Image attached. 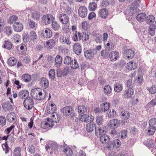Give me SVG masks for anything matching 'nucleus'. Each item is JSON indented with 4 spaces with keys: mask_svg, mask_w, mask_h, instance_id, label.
Listing matches in <instances>:
<instances>
[{
    "mask_svg": "<svg viewBox=\"0 0 156 156\" xmlns=\"http://www.w3.org/2000/svg\"><path fill=\"white\" fill-rule=\"evenodd\" d=\"M149 124L150 125L154 126L156 124V118H152L149 122Z\"/></svg>",
    "mask_w": 156,
    "mask_h": 156,
    "instance_id": "0e129e2a",
    "label": "nucleus"
},
{
    "mask_svg": "<svg viewBox=\"0 0 156 156\" xmlns=\"http://www.w3.org/2000/svg\"><path fill=\"white\" fill-rule=\"evenodd\" d=\"M130 114L129 112L125 111H122L121 112V117L122 119H127L129 118Z\"/></svg>",
    "mask_w": 156,
    "mask_h": 156,
    "instance_id": "2f4dec72",
    "label": "nucleus"
},
{
    "mask_svg": "<svg viewBox=\"0 0 156 156\" xmlns=\"http://www.w3.org/2000/svg\"><path fill=\"white\" fill-rule=\"evenodd\" d=\"M147 90L151 94H154L156 93V86L152 85L151 87H147Z\"/></svg>",
    "mask_w": 156,
    "mask_h": 156,
    "instance_id": "7c9ffc66",
    "label": "nucleus"
},
{
    "mask_svg": "<svg viewBox=\"0 0 156 156\" xmlns=\"http://www.w3.org/2000/svg\"><path fill=\"white\" fill-rule=\"evenodd\" d=\"M78 110L79 113L82 114H86L87 113L88 109L87 107L84 105H80L78 107Z\"/></svg>",
    "mask_w": 156,
    "mask_h": 156,
    "instance_id": "a211bd4d",
    "label": "nucleus"
},
{
    "mask_svg": "<svg viewBox=\"0 0 156 156\" xmlns=\"http://www.w3.org/2000/svg\"><path fill=\"white\" fill-rule=\"evenodd\" d=\"M12 28L11 26H7L5 27L6 34L8 36L10 35L12 33Z\"/></svg>",
    "mask_w": 156,
    "mask_h": 156,
    "instance_id": "5fc2aeb1",
    "label": "nucleus"
},
{
    "mask_svg": "<svg viewBox=\"0 0 156 156\" xmlns=\"http://www.w3.org/2000/svg\"><path fill=\"white\" fill-rule=\"evenodd\" d=\"M29 93L27 90H22L20 91L18 94V96L20 98H23L29 96Z\"/></svg>",
    "mask_w": 156,
    "mask_h": 156,
    "instance_id": "412c9836",
    "label": "nucleus"
},
{
    "mask_svg": "<svg viewBox=\"0 0 156 156\" xmlns=\"http://www.w3.org/2000/svg\"><path fill=\"white\" fill-rule=\"evenodd\" d=\"M82 28L84 30H87L90 27V25L88 22L83 21L81 24Z\"/></svg>",
    "mask_w": 156,
    "mask_h": 156,
    "instance_id": "09e8293b",
    "label": "nucleus"
},
{
    "mask_svg": "<svg viewBox=\"0 0 156 156\" xmlns=\"http://www.w3.org/2000/svg\"><path fill=\"white\" fill-rule=\"evenodd\" d=\"M78 37L80 40L83 39V35L80 32H77L76 31L72 37V39L74 41H78Z\"/></svg>",
    "mask_w": 156,
    "mask_h": 156,
    "instance_id": "2eb2a0df",
    "label": "nucleus"
},
{
    "mask_svg": "<svg viewBox=\"0 0 156 156\" xmlns=\"http://www.w3.org/2000/svg\"><path fill=\"white\" fill-rule=\"evenodd\" d=\"M62 72V75L63 76H66L69 73V67L67 66H66L64 67L63 69Z\"/></svg>",
    "mask_w": 156,
    "mask_h": 156,
    "instance_id": "052dcab7",
    "label": "nucleus"
},
{
    "mask_svg": "<svg viewBox=\"0 0 156 156\" xmlns=\"http://www.w3.org/2000/svg\"><path fill=\"white\" fill-rule=\"evenodd\" d=\"M55 45V41L53 39H50L47 41L46 46L47 49H52Z\"/></svg>",
    "mask_w": 156,
    "mask_h": 156,
    "instance_id": "6ab92c4d",
    "label": "nucleus"
},
{
    "mask_svg": "<svg viewBox=\"0 0 156 156\" xmlns=\"http://www.w3.org/2000/svg\"><path fill=\"white\" fill-rule=\"evenodd\" d=\"M69 64H70L71 67L73 69H76L79 66V65L77 61L75 59H73Z\"/></svg>",
    "mask_w": 156,
    "mask_h": 156,
    "instance_id": "b1692460",
    "label": "nucleus"
},
{
    "mask_svg": "<svg viewBox=\"0 0 156 156\" xmlns=\"http://www.w3.org/2000/svg\"><path fill=\"white\" fill-rule=\"evenodd\" d=\"M109 57L112 60L115 61L119 57V53L116 51H112L109 54Z\"/></svg>",
    "mask_w": 156,
    "mask_h": 156,
    "instance_id": "f8f14e48",
    "label": "nucleus"
},
{
    "mask_svg": "<svg viewBox=\"0 0 156 156\" xmlns=\"http://www.w3.org/2000/svg\"><path fill=\"white\" fill-rule=\"evenodd\" d=\"M109 104L108 103H105L102 104L101 106V110L103 111H107L109 108Z\"/></svg>",
    "mask_w": 156,
    "mask_h": 156,
    "instance_id": "79ce46f5",
    "label": "nucleus"
},
{
    "mask_svg": "<svg viewBox=\"0 0 156 156\" xmlns=\"http://www.w3.org/2000/svg\"><path fill=\"white\" fill-rule=\"evenodd\" d=\"M40 84L43 88H47L49 86V82L45 78H41L40 81Z\"/></svg>",
    "mask_w": 156,
    "mask_h": 156,
    "instance_id": "4468645a",
    "label": "nucleus"
},
{
    "mask_svg": "<svg viewBox=\"0 0 156 156\" xmlns=\"http://www.w3.org/2000/svg\"><path fill=\"white\" fill-rule=\"evenodd\" d=\"M54 17L51 14H47L43 16L42 18L43 22L46 25L50 24L54 21Z\"/></svg>",
    "mask_w": 156,
    "mask_h": 156,
    "instance_id": "f03ea898",
    "label": "nucleus"
},
{
    "mask_svg": "<svg viewBox=\"0 0 156 156\" xmlns=\"http://www.w3.org/2000/svg\"><path fill=\"white\" fill-rule=\"evenodd\" d=\"M17 61L13 57L10 58L8 60V63L9 65L10 66H14L16 65Z\"/></svg>",
    "mask_w": 156,
    "mask_h": 156,
    "instance_id": "f704fd0d",
    "label": "nucleus"
},
{
    "mask_svg": "<svg viewBox=\"0 0 156 156\" xmlns=\"http://www.w3.org/2000/svg\"><path fill=\"white\" fill-rule=\"evenodd\" d=\"M60 40L61 42L63 43L69 44H70V41L68 38H66L64 36H62L60 37Z\"/></svg>",
    "mask_w": 156,
    "mask_h": 156,
    "instance_id": "a19ab883",
    "label": "nucleus"
},
{
    "mask_svg": "<svg viewBox=\"0 0 156 156\" xmlns=\"http://www.w3.org/2000/svg\"><path fill=\"white\" fill-rule=\"evenodd\" d=\"M143 79L142 76L141 75H139L138 76L137 79L134 80V82H136V83L138 85H141L142 83Z\"/></svg>",
    "mask_w": 156,
    "mask_h": 156,
    "instance_id": "8fccbe9b",
    "label": "nucleus"
},
{
    "mask_svg": "<svg viewBox=\"0 0 156 156\" xmlns=\"http://www.w3.org/2000/svg\"><path fill=\"white\" fill-rule=\"evenodd\" d=\"M18 19V17L15 15L11 16L9 19L8 23L10 24H12L16 21Z\"/></svg>",
    "mask_w": 156,
    "mask_h": 156,
    "instance_id": "49530a36",
    "label": "nucleus"
},
{
    "mask_svg": "<svg viewBox=\"0 0 156 156\" xmlns=\"http://www.w3.org/2000/svg\"><path fill=\"white\" fill-rule=\"evenodd\" d=\"M29 36L31 40L34 41L37 38V34L34 31H31L30 32Z\"/></svg>",
    "mask_w": 156,
    "mask_h": 156,
    "instance_id": "37998d69",
    "label": "nucleus"
},
{
    "mask_svg": "<svg viewBox=\"0 0 156 156\" xmlns=\"http://www.w3.org/2000/svg\"><path fill=\"white\" fill-rule=\"evenodd\" d=\"M134 91L133 89L131 87L127 88L125 91L124 97L126 99L130 98L133 95Z\"/></svg>",
    "mask_w": 156,
    "mask_h": 156,
    "instance_id": "6e6552de",
    "label": "nucleus"
},
{
    "mask_svg": "<svg viewBox=\"0 0 156 156\" xmlns=\"http://www.w3.org/2000/svg\"><path fill=\"white\" fill-rule=\"evenodd\" d=\"M37 91L38 92V93L37 95L36 99L42 100H44L46 96L45 94V95H43V93L41 92H39L37 90Z\"/></svg>",
    "mask_w": 156,
    "mask_h": 156,
    "instance_id": "72a5a7b5",
    "label": "nucleus"
},
{
    "mask_svg": "<svg viewBox=\"0 0 156 156\" xmlns=\"http://www.w3.org/2000/svg\"><path fill=\"white\" fill-rule=\"evenodd\" d=\"M29 26L32 29L34 28L36 26L35 23L33 20H30L29 23Z\"/></svg>",
    "mask_w": 156,
    "mask_h": 156,
    "instance_id": "338daca9",
    "label": "nucleus"
},
{
    "mask_svg": "<svg viewBox=\"0 0 156 156\" xmlns=\"http://www.w3.org/2000/svg\"><path fill=\"white\" fill-rule=\"evenodd\" d=\"M155 127L154 126L149 125L148 129V132L149 135L153 134L155 132Z\"/></svg>",
    "mask_w": 156,
    "mask_h": 156,
    "instance_id": "c03bdc74",
    "label": "nucleus"
},
{
    "mask_svg": "<svg viewBox=\"0 0 156 156\" xmlns=\"http://www.w3.org/2000/svg\"><path fill=\"white\" fill-rule=\"evenodd\" d=\"M113 144L114 145V147L116 148H117L120 146V141L118 139L115 140L113 141Z\"/></svg>",
    "mask_w": 156,
    "mask_h": 156,
    "instance_id": "6e6d98bb",
    "label": "nucleus"
},
{
    "mask_svg": "<svg viewBox=\"0 0 156 156\" xmlns=\"http://www.w3.org/2000/svg\"><path fill=\"white\" fill-rule=\"evenodd\" d=\"M53 126V123L51 122V124L48 123V122H43L41 124V127L44 129H46L49 127H52Z\"/></svg>",
    "mask_w": 156,
    "mask_h": 156,
    "instance_id": "473e14b6",
    "label": "nucleus"
},
{
    "mask_svg": "<svg viewBox=\"0 0 156 156\" xmlns=\"http://www.w3.org/2000/svg\"><path fill=\"white\" fill-rule=\"evenodd\" d=\"M63 152L65 154L66 156H71L73 154L72 149L67 147L63 149Z\"/></svg>",
    "mask_w": 156,
    "mask_h": 156,
    "instance_id": "5701e85b",
    "label": "nucleus"
},
{
    "mask_svg": "<svg viewBox=\"0 0 156 156\" xmlns=\"http://www.w3.org/2000/svg\"><path fill=\"white\" fill-rule=\"evenodd\" d=\"M120 123L119 121L117 119L110 120L108 124V126L111 128H115L118 127Z\"/></svg>",
    "mask_w": 156,
    "mask_h": 156,
    "instance_id": "423d86ee",
    "label": "nucleus"
},
{
    "mask_svg": "<svg viewBox=\"0 0 156 156\" xmlns=\"http://www.w3.org/2000/svg\"><path fill=\"white\" fill-rule=\"evenodd\" d=\"M49 78L51 79H54L55 76V70L54 69H50L49 71L48 74Z\"/></svg>",
    "mask_w": 156,
    "mask_h": 156,
    "instance_id": "603ef678",
    "label": "nucleus"
},
{
    "mask_svg": "<svg viewBox=\"0 0 156 156\" xmlns=\"http://www.w3.org/2000/svg\"><path fill=\"white\" fill-rule=\"evenodd\" d=\"M94 37L96 42H100L101 41L102 38L100 34H95L94 35Z\"/></svg>",
    "mask_w": 156,
    "mask_h": 156,
    "instance_id": "a18cd8bd",
    "label": "nucleus"
},
{
    "mask_svg": "<svg viewBox=\"0 0 156 156\" xmlns=\"http://www.w3.org/2000/svg\"><path fill=\"white\" fill-rule=\"evenodd\" d=\"M156 29V26L154 24L151 25L148 29V33L150 35L153 36L155 34V30Z\"/></svg>",
    "mask_w": 156,
    "mask_h": 156,
    "instance_id": "a878e982",
    "label": "nucleus"
},
{
    "mask_svg": "<svg viewBox=\"0 0 156 156\" xmlns=\"http://www.w3.org/2000/svg\"><path fill=\"white\" fill-rule=\"evenodd\" d=\"M6 123V120L5 117L3 116H0V125L4 126Z\"/></svg>",
    "mask_w": 156,
    "mask_h": 156,
    "instance_id": "e2e57ef3",
    "label": "nucleus"
},
{
    "mask_svg": "<svg viewBox=\"0 0 156 156\" xmlns=\"http://www.w3.org/2000/svg\"><path fill=\"white\" fill-rule=\"evenodd\" d=\"M22 79L25 82H28L31 80V77L30 75L28 74H25L22 76Z\"/></svg>",
    "mask_w": 156,
    "mask_h": 156,
    "instance_id": "cd10ccee",
    "label": "nucleus"
},
{
    "mask_svg": "<svg viewBox=\"0 0 156 156\" xmlns=\"http://www.w3.org/2000/svg\"><path fill=\"white\" fill-rule=\"evenodd\" d=\"M23 41H24V42H27V41L30 40L29 35H27L25 34H23Z\"/></svg>",
    "mask_w": 156,
    "mask_h": 156,
    "instance_id": "69168bd1",
    "label": "nucleus"
},
{
    "mask_svg": "<svg viewBox=\"0 0 156 156\" xmlns=\"http://www.w3.org/2000/svg\"><path fill=\"white\" fill-rule=\"evenodd\" d=\"M58 19L62 24L66 25V27H69V18L66 14L64 13L60 14L58 16Z\"/></svg>",
    "mask_w": 156,
    "mask_h": 156,
    "instance_id": "f257e3e1",
    "label": "nucleus"
},
{
    "mask_svg": "<svg viewBox=\"0 0 156 156\" xmlns=\"http://www.w3.org/2000/svg\"><path fill=\"white\" fill-rule=\"evenodd\" d=\"M97 8V4L95 2H92L89 4V9L90 11H94Z\"/></svg>",
    "mask_w": 156,
    "mask_h": 156,
    "instance_id": "e433bc0d",
    "label": "nucleus"
},
{
    "mask_svg": "<svg viewBox=\"0 0 156 156\" xmlns=\"http://www.w3.org/2000/svg\"><path fill=\"white\" fill-rule=\"evenodd\" d=\"M124 53L126 55V57H127L128 59L132 58L135 55L134 51L132 49H127Z\"/></svg>",
    "mask_w": 156,
    "mask_h": 156,
    "instance_id": "9b49d317",
    "label": "nucleus"
},
{
    "mask_svg": "<svg viewBox=\"0 0 156 156\" xmlns=\"http://www.w3.org/2000/svg\"><path fill=\"white\" fill-rule=\"evenodd\" d=\"M21 148L19 147H16L14 150L13 156H20Z\"/></svg>",
    "mask_w": 156,
    "mask_h": 156,
    "instance_id": "ea45409f",
    "label": "nucleus"
},
{
    "mask_svg": "<svg viewBox=\"0 0 156 156\" xmlns=\"http://www.w3.org/2000/svg\"><path fill=\"white\" fill-rule=\"evenodd\" d=\"M72 60L70 57L69 56H66L64 60V63L66 65H69L71 62Z\"/></svg>",
    "mask_w": 156,
    "mask_h": 156,
    "instance_id": "4d7b16f0",
    "label": "nucleus"
},
{
    "mask_svg": "<svg viewBox=\"0 0 156 156\" xmlns=\"http://www.w3.org/2000/svg\"><path fill=\"white\" fill-rule=\"evenodd\" d=\"M146 14L144 13H141L137 15L136 16L137 20L139 22H142L144 21L146 18Z\"/></svg>",
    "mask_w": 156,
    "mask_h": 156,
    "instance_id": "4be33fe9",
    "label": "nucleus"
},
{
    "mask_svg": "<svg viewBox=\"0 0 156 156\" xmlns=\"http://www.w3.org/2000/svg\"><path fill=\"white\" fill-rule=\"evenodd\" d=\"M62 59L61 56L57 55L55 59V64L56 66L59 67L62 63Z\"/></svg>",
    "mask_w": 156,
    "mask_h": 156,
    "instance_id": "393cba45",
    "label": "nucleus"
},
{
    "mask_svg": "<svg viewBox=\"0 0 156 156\" xmlns=\"http://www.w3.org/2000/svg\"><path fill=\"white\" fill-rule=\"evenodd\" d=\"M122 85L120 83L114 84V90L115 91L119 92L122 90Z\"/></svg>",
    "mask_w": 156,
    "mask_h": 156,
    "instance_id": "c85d7f7f",
    "label": "nucleus"
},
{
    "mask_svg": "<svg viewBox=\"0 0 156 156\" xmlns=\"http://www.w3.org/2000/svg\"><path fill=\"white\" fill-rule=\"evenodd\" d=\"M86 130L88 132H90L96 129V124L94 123H88L86 126Z\"/></svg>",
    "mask_w": 156,
    "mask_h": 156,
    "instance_id": "ddd939ff",
    "label": "nucleus"
},
{
    "mask_svg": "<svg viewBox=\"0 0 156 156\" xmlns=\"http://www.w3.org/2000/svg\"><path fill=\"white\" fill-rule=\"evenodd\" d=\"M42 34L43 37L46 38H50L52 36L51 31L48 28H44L43 30Z\"/></svg>",
    "mask_w": 156,
    "mask_h": 156,
    "instance_id": "1a4fd4ad",
    "label": "nucleus"
},
{
    "mask_svg": "<svg viewBox=\"0 0 156 156\" xmlns=\"http://www.w3.org/2000/svg\"><path fill=\"white\" fill-rule=\"evenodd\" d=\"M137 65L135 62L132 61L127 64V68L129 70H133L136 68Z\"/></svg>",
    "mask_w": 156,
    "mask_h": 156,
    "instance_id": "f3484780",
    "label": "nucleus"
},
{
    "mask_svg": "<svg viewBox=\"0 0 156 156\" xmlns=\"http://www.w3.org/2000/svg\"><path fill=\"white\" fill-rule=\"evenodd\" d=\"M108 15V10L105 8L101 9L99 12V15L102 18H106Z\"/></svg>",
    "mask_w": 156,
    "mask_h": 156,
    "instance_id": "dca6fc26",
    "label": "nucleus"
},
{
    "mask_svg": "<svg viewBox=\"0 0 156 156\" xmlns=\"http://www.w3.org/2000/svg\"><path fill=\"white\" fill-rule=\"evenodd\" d=\"M7 119L10 122H13L15 120V117L14 115L11 113H9L7 115Z\"/></svg>",
    "mask_w": 156,
    "mask_h": 156,
    "instance_id": "bf43d9fd",
    "label": "nucleus"
},
{
    "mask_svg": "<svg viewBox=\"0 0 156 156\" xmlns=\"http://www.w3.org/2000/svg\"><path fill=\"white\" fill-rule=\"evenodd\" d=\"M51 27L53 29L55 30H58L60 28V25L56 21H53L51 23Z\"/></svg>",
    "mask_w": 156,
    "mask_h": 156,
    "instance_id": "58836bf2",
    "label": "nucleus"
},
{
    "mask_svg": "<svg viewBox=\"0 0 156 156\" xmlns=\"http://www.w3.org/2000/svg\"><path fill=\"white\" fill-rule=\"evenodd\" d=\"M13 27L15 31L20 32L23 29V25L20 22H16L13 25Z\"/></svg>",
    "mask_w": 156,
    "mask_h": 156,
    "instance_id": "9d476101",
    "label": "nucleus"
},
{
    "mask_svg": "<svg viewBox=\"0 0 156 156\" xmlns=\"http://www.w3.org/2000/svg\"><path fill=\"white\" fill-rule=\"evenodd\" d=\"M2 147L3 150L5 151V153H7L9 151L10 148L8 146L7 142H5V143L2 144Z\"/></svg>",
    "mask_w": 156,
    "mask_h": 156,
    "instance_id": "3c124183",
    "label": "nucleus"
},
{
    "mask_svg": "<svg viewBox=\"0 0 156 156\" xmlns=\"http://www.w3.org/2000/svg\"><path fill=\"white\" fill-rule=\"evenodd\" d=\"M109 49L103 50L101 52V55L103 56H108L109 53Z\"/></svg>",
    "mask_w": 156,
    "mask_h": 156,
    "instance_id": "680f3d73",
    "label": "nucleus"
},
{
    "mask_svg": "<svg viewBox=\"0 0 156 156\" xmlns=\"http://www.w3.org/2000/svg\"><path fill=\"white\" fill-rule=\"evenodd\" d=\"M103 117L101 116H98L96 118V122L98 125H100L103 122Z\"/></svg>",
    "mask_w": 156,
    "mask_h": 156,
    "instance_id": "864d4df0",
    "label": "nucleus"
},
{
    "mask_svg": "<svg viewBox=\"0 0 156 156\" xmlns=\"http://www.w3.org/2000/svg\"><path fill=\"white\" fill-rule=\"evenodd\" d=\"M23 105L26 109L28 110L30 109L33 106V101L31 98L27 97L24 100Z\"/></svg>",
    "mask_w": 156,
    "mask_h": 156,
    "instance_id": "7ed1b4c3",
    "label": "nucleus"
},
{
    "mask_svg": "<svg viewBox=\"0 0 156 156\" xmlns=\"http://www.w3.org/2000/svg\"><path fill=\"white\" fill-rule=\"evenodd\" d=\"M94 49H88L84 52V55L87 58H90L94 55Z\"/></svg>",
    "mask_w": 156,
    "mask_h": 156,
    "instance_id": "aec40b11",
    "label": "nucleus"
},
{
    "mask_svg": "<svg viewBox=\"0 0 156 156\" xmlns=\"http://www.w3.org/2000/svg\"><path fill=\"white\" fill-rule=\"evenodd\" d=\"M146 19L147 23L148 24H150L154 22L155 18L153 16L150 15L148 16L147 18L146 17Z\"/></svg>",
    "mask_w": 156,
    "mask_h": 156,
    "instance_id": "c9c22d12",
    "label": "nucleus"
},
{
    "mask_svg": "<svg viewBox=\"0 0 156 156\" xmlns=\"http://www.w3.org/2000/svg\"><path fill=\"white\" fill-rule=\"evenodd\" d=\"M112 88L109 85H106L105 86L104 88V92L106 95L109 94L112 92Z\"/></svg>",
    "mask_w": 156,
    "mask_h": 156,
    "instance_id": "c756f323",
    "label": "nucleus"
},
{
    "mask_svg": "<svg viewBox=\"0 0 156 156\" xmlns=\"http://www.w3.org/2000/svg\"><path fill=\"white\" fill-rule=\"evenodd\" d=\"M28 148L29 149V151L31 153L34 154V153L35 150L34 145L32 144H29Z\"/></svg>",
    "mask_w": 156,
    "mask_h": 156,
    "instance_id": "13d9d810",
    "label": "nucleus"
},
{
    "mask_svg": "<svg viewBox=\"0 0 156 156\" xmlns=\"http://www.w3.org/2000/svg\"><path fill=\"white\" fill-rule=\"evenodd\" d=\"M88 12L87 8L85 6H81L78 9V14L82 18H84L87 16Z\"/></svg>",
    "mask_w": 156,
    "mask_h": 156,
    "instance_id": "39448f33",
    "label": "nucleus"
},
{
    "mask_svg": "<svg viewBox=\"0 0 156 156\" xmlns=\"http://www.w3.org/2000/svg\"><path fill=\"white\" fill-rule=\"evenodd\" d=\"M109 140V138L108 136L105 134L102 135L100 136V141L102 143L108 142Z\"/></svg>",
    "mask_w": 156,
    "mask_h": 156,
    "instance_id": "4c0bfd02",
    "label": "nucleus"
},
{
    "mask_svg": "<svg viewBox=\"0 0 156 156\" xmlns=\"http://www.w3.org/2000/svg\"><path fill=\"white\" fill-rule=\"evenodd\" d=\"M4 48L6 49H12L13 48L12 43L9 41H4V44L3 45Z\"/></svg>",
    "mask_w": 156,
    "mask_h": 156,
    "instance_id": "bb28decb",
    "label": "nucleus"
},
{
    "mask_svg": "<svg viewBox=\"0 0 156 156\" xmlns=\"http://www.w3.org/2000/svg\"><path fill=\"white\" fill-rule=\"evenodd\" d=\"M64 115L66 116H70L73 117L74 115V110L71 106H67L63 108V109Z\"/></svg>",
    "mask_w": 156,
    "mask_h": 156,
    "instance_id": "20e7f679",
    "label": "nucleus"
},
{
    "mask_svg": "<svg viewBox=\"0 0 156 156\" xmlns=\"http://www.w3.org/2000/svg\"><path fill=\"white\" fill-rule=\"evenodd\" d=\"M106 128L104 126L98 127L97 129H95V135L98 136L105 134L106 133Z\"/></svg>",
    "mask_w": 156,
    "mask_h": 156,
    "instance_id": "0eeeda50",
    "label": "nucleus"
},
{
    "mask_svg": "<svg viewBox=\"0 0 156 156\" xmlns=\"http://www.w3.org/2000/svg\"><path fill=\"white\" fill-rule=\"evenodd\" d=\"M133 83L132 82V80L131 79H129L127 80L126 85L128 87L132 88L133 87Z\"/></svg>",
    "mask_w": 156,
    "mask_h": 156,
    "instance_id": "774afa93",
    "label": "nucleus"
},
{
    "mask_svg": "<svg viewBox=\"0 0 156 156\" xmlns=\"http://www.w3.org/2000/svg\"><path fill=\"white\" fill-rule=\"evenodd\" d=\"M40 16V14L36 10L33 12L32 15V17L34 19L37 20L39 19Z\"/></svg>",
    "mask_w": 156,
    "mask_h": 156,
    "instance_id": "de8ad7c7",
    "label": "nucleus"
}]
</instances>
